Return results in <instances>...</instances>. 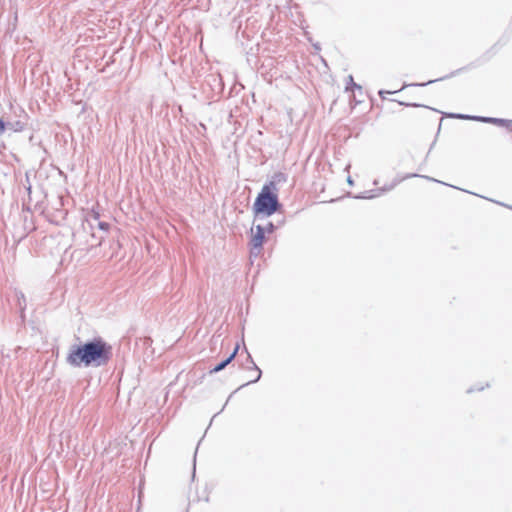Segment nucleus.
Masks as SVG:
<instances>
[{"label": "nucleus", "mask_w": 512, "mask_h": 512, "mask_svg": "<svg viewBox=\"0 0 512 512\" xmlns=\"http://www.w3.org/2000/svg\"><path fill=\"white\" fill-rule=\"evenodd\" d=\"M110 357L111 346L102 338H95L91 342L73 346L67 355V362L74 367L100 366L106 364Z\"/></svg>", "instance_id": "obj_1"}, {"label": "nucleus", "mask_w": 512, "mask_h": 512, "mask_svg": "<svg viewBox=\"0 0 512 512\" xmlns=\"http://www.w3.org/2000/svg\"><path fill=\"white\" fill-rule=\"evenodd\" d=\"M280 206L277 185L271 181L262 187L253 204V211L255 215L271 216Z\"/></svg>", "instance_id": "obj_2"}, {"label": "nucleus", "mask_w": 512, "mask_h": 512, "mask_svg": "<svg viewBox=\"0 0 512 512\" xmlns=\"http://www.w3.org/2000/svg\"><path fill=\"white\" fill-rule=\"evenodd\" d=\"M360 99H356V93L353 91V99L350 102L351 113L355 115L357 119H363L371 110L372 103L369 97L364 93L361 86H356Z\"/></svg>", "instance_id": "obj_3"}, {"label": "nucleus", "mask_w": 512, "mask_h": 512, "mask_svg": "<svg viewBox=\"0 0 512 512\" xmlns=\"http://www.w3.org/2000/svg\"><path fill=\"white\" fill-rule=\"evenodd\" d=\"M265 242V229L257 225L252 229V237L250 241V255L258 257L261 254L262 246Z\"/></svg>", "instance_id": "obj_4"}, {"label": "nucleus", "mask_w": 512, "mask_h": 512, "mask_svg": "<svg viewBox=\"0 0 512 512\" xmlns=\"http://www.w3.org/2000/svg\"><path fill=\"white\" fill-rule=\"evenodd\" d=\"M471 120L479 121L483 123L495 124L501 127L507 128L509 131L512 129V120L502 119V118H494V117H484V116H474L471 117Z\"/></svg>", "instance_id": "obj_5"}, {"label": "nucleus", "mask_w": 512, "mask_h": 512, "mask_svg": "<svg viewBox=\"0 0 512 512\" xmlns=\"http://www.w3.org/2000/svg\"><path fill=\"white\" fill-rule=\"evenodd\" d=\"M238 349H239V345H236V347L234 348V351L232 352V354L226 360H224L223 362H221L220 364L215 366L211 370V372L212 373H216V372H219V371L223 370L235 358V356H236V354L238 352Z\"/></svg>", "instance_id": "obj_6"}, {"label": "nucleus", "mask_w": 512, "mask_h": 512, "mask_svg": "<svg viewBox=\"0 0 512 512\" xmlns=\"http://www.w3.org/2000/svg\"><path fill=\"white\" fill-rule=\"evenodd\" d=\"M471 117L472 116H470V115L451 113L450 112V119L451 118H454V119H471Z\"/></svg>", "instance_id": "obj_7"}, {"label": "nucleus", "mask_w": 512, "mask_h": 512, "mask_svg": "<svg viewBox=\"0 0 512 512\" xmlns=\"http://www.w3.org/2000/svg\"><path fill=\"white\" fill-rule=\"evenodd\" d=\"M99 228H100L101 230H105V231H107V230L109 229V224H108V223H106V222H100V223H99Z\"/></svg>", "instance_id": "obj_8"}, {"label": "nucleus", "mask_w": 512, "mask_h": 512, "mask_svg": "<svg viewBox=\"0 0 512 512\" xmlns=\"http://www.w3.org/2000/svg\"><path fill=\"white\" fill-rule=\"evenodd\" d=\"M265 229V233H272L273 230H274V225L272 223H268L267 227L264 228Z\"/></svg>", "instance_id": "obj_9"}, {"label": "nucleus", "mask_w": 512, "mask_h": 512, "mask_svg": "<svg viewBox=\"0 0 512 512\" xmlns=\"http://www.w3.org/2000/svg\"><path fill=\"white\" fill-rule=\"evenodd\" d=\"M356 86H358V85H357V84H353V87H352V89H351V90H352V92H353V91H355V93H356V99L358 100V99H360V94H359V92H358V90H357Z\"/></svg>", "instance_id": "obj_10"}, {"label": "nucleus", "mask_w": 512, "mask_h": 512, "mask_svg": "<svg viewBox=\"0 0 512 512\" xmlns=\"http://www.w3.org/2000/svg\"><path fill=\"white\" fill-rule=\"evenodd\" d=\"M5 123L3 120L0 119V134L3 133L5 131Z\"/></svg>", "instance_id": "obj_11"}, {"label": "nucleus", "mask_w": 512, "mask_h": 512, "mask_svg": "<svg viewBox=\"0 0 512 512\" xmlns=\"http://www.w3.org/2000/svg\"><path fill=\"white\" fill-rule=\"evenodd\" d=\"M92 216L95 220H98L100 218V214L96 210H92Z\"/></svg>", "instance_id": "obj_12"}, {"label": "nucleus", "mask_w": 512, "mask_h": 512, "mask_svg": "<svg viewBox=\"0 0 512 512\" xmlns=\"http://www.w3.org/2000/svg\"><path fill=\"white\" fill-rule=\"evenodd\" d=\"M260 375H261V371L258 368H256V376L253 381H257L260 378Z\"/></svg>", "instance_id": "obj_13"}, {"label": "nucleus", "mask_w": 512, "mask_h": 512, "mask_svg": "<svg viewBox=\"0 0 512 512\" xmlns=\"http://www.w3.org/2000/svg\"><path fill=\"white\" fill-rule=\"evenodd\" d=\"M508 208L512 209V206H508Z\"/></svg>", "instance_id": "obj_14"}, {"label": "nucleus", "mask_w": 512, "mask_h": 512, "mask_svg": "<svg viewBox=\"0 0 512 512\" xmlns=\"http://www.w3.org/2000/svg\"><path fill=\"white\" fill-rule=\"evenodd\" d=\"M510 131L512 132V129H510Z\"/></svg>", "instance_id": "obj_15"}]
</instances>
